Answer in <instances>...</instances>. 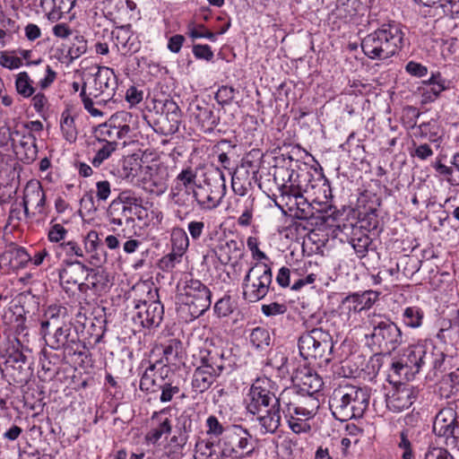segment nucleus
Segmentation results:
<instances>
[{
	"label": "nucleus",
	"mask_w": 459,
	"mask_h": 459,
	"mask_svg": "<svg viewBox=\"0 0 459 459\" xmlns=\"http://www.w3.org/2000/svg\"><path fill=\"white\" fill-rule=\"evenodd\" d=\"M408 44L403 26L395 21L381 24L361 40L364 55L371 60L386 62Z\"/></svg>",
	"instance_id": "obj_1"
},
{
	"label": "nucleus",
	"mask_w": 459,
	"mask_h": 459,
	"mask_svg": "<svg viewBox=\"0 0 459 459\" xmlns=\"http://www.w3.org/2000/svg\"><path fill=\"white\" fill-rule=\"evenodd\" d=\"M117 76L107 66L98 67L97 72L82 83L79 94L84 109L93 117H102L98 107H104L110 101L117 102Z\"/></svg>",
	"instance_id": "obj_2"
},
{
	"label": "nucleus",
	"mask_w": 459,
	"mask_h": 459,
	"mask_svg": "<svg viewBox=\"0 0 459 459\" xmlns=\"http://www.w3.org/2000/svg\"><path fill=\"white\" fill-rule=\"evenodd\" d=\"M149 208L143 206V198L131 190H124L112 200L107 210V217L111 225V231L119 230L118 236L130 238L135 233V219H148Z\"/></svg>",
	"instance_id": "obj_3"
},
{
	"label": "nucleus",
	"mask_w": 459,
	"mask_h": 459,
	"mask_svg": "<svg viewBox=\"0 0 459 459\" xmlns=\"http://www.w3.org/2000/svg\"><path fill=\"white\" fill-rule=\"evenodd\" d=\"M370 390L352 385H340L333 389L329 398L333 416L340 421L363 417L369 405Z\"/></svg>",
	"instance_id": "obj_4"
},
{
	"label": "nucleus",
	"mask_w": 459,
	"mask_h": 459,
	"mask_svg": "<svg viewBox=\"0 0 459 459\" xmlns=\"http://www.w3.org/2000/svg\"><path fill=\"white\" fill-rule=\"evenodd\" d=\"M371 332L365 335L367 344L372 351L391 352L403 343V333L390 318L381 314L368 316Z\"/></svg>",
	"instance_id": "obj_5"
},
{
	"label": "nucleus",
	"mask_w": 459,
	"mask_h": 459,
	"mask_svg": "<svg viewBox=\"0 0 459 459\" xmlns=\"http://www.w3.org/2000/svg\"><path fill=\"white\" fill-rule=\"evenodd\" d=\"M137 129V116L127 111H117L104 124L99 125L94 134L99 143L122 146L134 136Z\"/></svg>",
	"instance_id": "obj_6"
},
{
	"label": "nucleus",
	"mask_w": 459,
	"mask_h": 459,
	"mask_svg": "<svg viewBox=\"0 0 459 459\" xmlns=\"http://www.w3.org/2000/svg\"><path fill=\"white\" fill-rule=\"evenodd\" d=\"M177 302L186 308L191 318H197L207 311L212 304V291L199 280H186L178 287Z\"/></svg>",
	"instance_id": "obj_7"
},
{
	"label": "nucleus",
	"mask_w": 459,
	"mask_h": 459,
	"mask_svg": "<svg viewBox=\"0 0 459 459\" xmlns=\"http://www.w3.org/2000/svg\"><path fill=\"white\" fill-rule=\"evenodd\" d=\"M280 400L285 417L301 421L313 418L320 407L318 395L301 392L297 387L285 388L280 394Z\"/></svg>",
	"instance_id": "obj_8"
},
{
	"label": "nucleus",
	"mask_w": 459,
	"mask_h": 459,
	"mask_svg": "<svg viewBox=\"0 0 459 459\" xmlns=\"http://www.w3.org/2000/svg\"><path fill=\"white\" fill-rule=\"evenodd\" d=\"M298 347L300 356L305 360L320 359L328 363L332 359L333 341L329 332L322 328H314L299 336Z\"/></svg>",
	"instance_id": "obj_9"
},
{
	"label": "nucleus",
	"mask_w": 459,
	"mask_h": 459,
	"mask_svg": "<svg viewBox=\"0 0 459 459\" xmlns=\"http://www.w3.org/2000/svg\"><path fill=\"white\" fill-rule=\"evenodd\" d=\"M272 281L271 266L262 262L254 264L243 279V299L249 303L263 299L267 295Z\"/></svg>",
	"instance_id": "obj_10"
},
{
	"label": "nucleus",
	"mask_w": 459,
	"mask_h": 459,
	"mask_svg": "<svg viewBox=\"0 0 459 459\" xmlns=\"http://www.w3.org/2000/svg\"><path fill=\"white\" fill-rule=\"evenodd\" d=\"M201 367L209 368L217 373L231 371L237 363L236 356L231 349L217 346L212 342L205 343L195 357Z\"/></svg>",
	"instance_id": "obj_11"
},
{
	"label": "nucleus",
	"mask_w": 459,
	"mask_h": 459,
	"mask_svg": "<svg viewBox=\"0 0 459 459\" xmlns=\"http://www.w3.org/2000/svg\"><path fill=\"white\" fill-rule=\"evenodd\" d=\"M205 178L204 184L194 186L196 203L203 209L217 207L226 194V179L224 174H212Z\"/></svg>",
	"instance_id": "obj_12"
},
{
	"label": "nucleus",
	"mask_w": 459,
	"mask_h": 459,
	"mask_svg": "<svg viewBox=\"0 0 459 459\" xmlns=\"http://www.w3.org/2000/svg\"><path fill=\"white\" fill-rule=\"evenodd\" d=\"M195 176L196 174H178L177 178L176 192H173L172 198L174 204L178 206L176 210L177 217L181 221L194 212L195 208L196 198L194 192Z\"/></svg>",
	"instance_id": "obj_13"
},
{
	"label": "nucleus",
	"mask_w": 459,
	"mask_h": 459,
	"mask_svg": "<svg viewBox=\"0 0 459 459\" xmlns=\"http://www.w3.org/2000/svg\"><path fill=\"white\" fill-rule=\"evenodd\" d=\"M459 401L455 409L446 407L441 409L433 421V432L439 437H444L446 446H455L459 439Z\"/></svg>",
	"instance_id": "obj_14"
},
{
	"label": "nucleus",
	"mask_w": 459,
	"mask_h": 459,
	"mask_svg": "<svg viewBox=\"0 0 459 459\" xmlns=\"http://www.w3.org/2000/svg\"><path fill=\"white\" fill-rule=\"evenodd\" d=\"M223 444L228 455L250 456L255 450L252 435L241 425L226 426Z\"/></svg>",
	"instance_id": "obj_15"
},
{
	"label": "nucleus",
	"mask_w": 459,
	"mask_h": 459,
	"mask_svg": "<svg viewBox=\"0 0 459 459\" xmlns=\"http://www.w3.org/2000/svg\"><path fill=\"white\" fill-rule=\"evenodd\" d=\"M268 378H257L251 385L247 394V410L248 412H259L262 408L270 405H282L280 395L277 397L270 389Z\"/></svg>",
	"instance_id": "obj_16"
},
{
	"label": "nucleus",
	"mask_w": 459,
	"mask_h": 459,
	"mask_svg": "<svg viewBox=\"0 0 459 459\" xmlns=\"http://www.w3.org/2000/svg\"><path fill=\"white\" fill-rule=\"evenodd\" d=\"M380 187L377 180L371 179L368 187L362 189L357 198V209L362 221L368 220V226L376 229L377 225V211L380 205V198L376 190Z\"/></svg>",
	"instance_id": "obj_17"
},
{
	"label": "nucleus",
	"mask_w": 459,
	"mask_h": 459,
	"mask_svg": "<svg viewBox=\"0 0 459 459\" xmlns=\"http://www.w3.org/2000/svg\"><path fill=\"white\" fill-rule=\"evenodd\" d=\"M418 394L419 390L415 386L397 380L385 394L386 407L393 412H401L413 404Z\"/></svg>",
	"instance_id": "obj_18"
},
{
	"label": "nucleus",
	"mask_w": 459,
	"mask_h": 459,
	"mask_svg": "<svg viewBox=\"0 0 459 459\" xmlns=\"http://www.w3.org/2000/svg\"><path fill=\"white\" fill-rule=\"evenodd\" d=\"M57 78V73L46 60L32 59L30 56V96L36 90L46 91Z\"/></svg>",
	"instance_id": "obj_19"
},
{
	"label": "nucleus",
	"mask_w": 459,
	"mask_h": 459,
	"mask_svg": "<svg viewBox=\"0 0 459 459\" xmlns=\"http://www.w3.org/2000/svg\"><path fill=\"white\" fill-rule=\"evenodd\" d=\"M27 350L28 348L23 345L21 338L15 337V342L6 350L5 359L6 368H11L13 369L12 377L13 380L25 385L29 383V377L23 368L27 360L23 351Z\"/></svg>",
	"instance_id": "obj_20"
},
{
	"label": "nucleus",
	"mask_w": 459,
	"mask_h": 459,
	"mask_svg": "<svg viewBox=\"0 0 459 459\" xmlns=\"http://www.w3.org/2000/svg\"><path fill=\"white\" fill-rule=\"evenodd\" d=\"M29 130L24 122L17 123L14 129L11 132L9 128L3 126L0 128V145H5L9 140L12 142L13 152L21 160L28 158Z\"/></svg>",
	"instance_id": "obj_21"
},
{
	"label": "nucleus",
	"mask_w": 459,
	"mask_h": 459,
	"mask_svg": "<svg viewBox=\"0 0 459 459\" xmlns=\"http://www.w3.org/2000/svg\"><path fill=\"white\" fill-rule=\"evenodd\" d=\"M134 308L136 313L133 316V320L143 327H157L163 319L164 307L158 299L140 301L135 304Z\"/></svg>",
	"instance_id": "obj_22"
},
{
	"label": "nucleus",
	"mask_w": 459,
	"mask_h": 459,
	"mask_svg": "<svg viewBox=\"0 0 459 459\" xmlns=\"http://www.w3.org/2000/svg\"><path fill=\"white\" fill-rule=\"evenodd\" d=\"M235 148L236 145L231 144L228 140L220 141L212 147V152L208 154L211 167L219 172H221V169L236 172Z\"/></svg>",
	"instance_id": "obj_23"
},
{
	"label": "nucleus",
	"mask_w": 459,
	"mask_h": 459,
	"mask_svg": "<svg viewBox=\"0 0 459 459\" xmlns=\"http://www.w3.org/2000/svg\"><path fill=\"white\" fill-rule=\"evenodd\" d=\"M30 11L42 14L49 22H55L68 13L74 5L75 0H30Z\"/></svg>",
	"instance_id": "obj_24"
},
{
	"label": "nucleus",
	"mask_w": 459,
	"mask_h": 459,
	"mask_svg": "<svg viewBox=\"0 0 459 459\" xmlns=\"http://www.w3.org/2000/svg\"><path fill=\"white\" fill-rule=\"evenodd\" d=\"M291 381L293 383L292 387H297L301 392L315 395H319L324 385L322 378L306 365L299 366L293 369Z\"/></svg>",
	"instance_id": "obj_25"
},
{
	"label": "nucleus",
	"mask_w": 459,
	"mask_h": 459,
	"mask_svg": "<svg viewBox=\"0 0 459 459\" xmlns=\"http://www.w3.org/2000/svg\"><path fill=\"white\" fill-rule=\"evenodd\" d=\"M452 82L444 77L441 73H432L431 76L422 81L419 88L422 103H431L437 100L441 93L451 88Z\"/></svg>",
	"instance_id": "obj_26"
},
{
	"label": "nucleus",
	"mask_w": 459,
	"mask_h": 459,
	"mask_svg": "<svg viewBox=\"0 0 459 459\" xmlns=\"http://www.w3.org/2000/svg\"><path fill=\"white\" fill-rule=\"evenodd\" d=\"M148 155H140L134 153L127 155L123 159L124 172H165L163 162L160 159H152L149 164Z\"/></svg>",
	"instance_id": "obj_27"
},
{
	"label": "nucleus",
	"mask_w": 459,
	"mask_h": 459,
	"mask_svg": "<svg viewBox=\"0 0 459 459\" xmlns=\"http://www.w3.org/2000/svg\"><path fill=\"white\" fill-rule=\"evenodd\" d=\"M169 411L170 409L167 407L152 413L151 417L152 427L145 436V440L148 443L155 445L163 436L167 437L170 435L172 431L171 420L168 417H164Z\"/></svg>",
	"instance_id": "obj_28"
},
{
	"label": "nucleus",
	"mask_w": 459,
	"mask_h": 459,
	"mask_svg": "<svg viewBox=\"0 0 459 459\" xmlns=\"http://www.w3.org/2000/svg\"><path fill=\"white\" fill-rule=\"evenodd\" d=\"M130 175V181L146 193L160 195L168 188L167 178L163 174H126V178Z\"/></svg>",
	"instance_id": "obj_29"
},
{
	"label": "nucleus",
	"mask_w": 459,
	"mask_h": 459,
	"mask_svg": "<svg viewBox=\"0 0 459 459\" xmlns=\"http://www.w3.org/2000/svg\"><path fill=\"white\" fill-rule=\"evenodd\" d=\"M111 286L108 273L100 268L89 269L86 273L85 281L79 285L81 292L92 290L95 295H102L109 290Z\"/></svg>",
	"instance_id": "obj_30"
},
{
	"label": "nucleus",
	"mask_w": 459,
	"mask_h": 459,
	"mask_svg": "<svg viewBox=\"0 0 459 459\" xmlns=\"http://www.w3.org/2000/svg\"><path fill=\"white\" fill-rule=\"evenodd\" d=\"M139 14L137 4L133 0H117L114 6L107 12V17L114 24L122 25L136 20Z\"/></svg>",
	"instance_id": "obj_31"
},
{
	"label": "nucleus",
	"mask_w": 459,
	"mask_h": 459,
	"mask_svg": "<svg viewBox=\"0 0 459 459\" xmlns=\"http://www.w3.org/2000/svg\"><path fill=\"white\" fill-rule=\"evenodd\" d=\"M191 112V117L203 133H212L220 123V117L214 113L212 108L208 104L204 106L197 104Z\"/></svg>",
	"instance_id": "obj_32"
},
{
	"label": "nucleus",
	"mask_w": 459,
	"mask_h": 459,
	"mask_svg": "<svg viewBox=\"0 0 459 459\" xmlns=\"http://www.w3.org/2000/svg\"><path fill=\"white\" fill-rule=\"evenodd\" d=\"M422 353H424V356H421L420 359V369L423 368H429L434 372L435 376L438 372L442 373L444 371L446 354L439 348L431 342H425L423 343Z\"/></svg>",
	"instance_id": "obj_33"
},
{
	"label": "nucleus",
	"mask_w": 459,
	"mask_h": 459,
	"mask_svg": "<svg viewBox=\"0 0 459 459\" xmlns=\"http://www.w3.org/2000/svg\"><path fill=\"white\" fill-rule=\"evenodd\" d=\"M88 267L81 262L68 263L59 272V279L61 285L69 290L73 285H80L84 283Z\"/></svg>",
	"instance_id": "obj_34"
},
{
	"label": "nucleus",
	"mask_w": 459,
	"mask_h": 459,
	"mask_svg": "<svg viewBox=\"0 0 459 459\" xmlns=\"http://www.w3.org/2000/svg\"><path fill=\"white\" fill-rule=\"evenodd\" d=\"M244 245L235 239L221 240L214 248L215 255L221 264H228L242 256Z\"/></svg>",
	"instance_id": "obj_35"
},
{
	"label": "nucleus",
	"mask_w": 459,
	"mask_h": 459,
	"mask_svg": "<svg viewBox=\"0 0 459 459\" xmlns=\"http://www.w3.org/2000/svg\"><path fill=\"white\" fill-rule=\"evenodd\" d=\"M71 323L63 324L58 326L55 333L50 336L49 340H46V342L53 349H59L61 347H66L73 349L71 345H79V338L76 333H72Z\"/></svg>",
	"instance_id": "obj_36"
},
{
	"label": "nucleus",
	"mask_w": 459,
	"mask_h": 459,
	"mask_svg": "<svg viewBox=\"0 0 459 459\" xmlns=\"http://www.w3.org/2000/svg\"><path fill=\"white\" fill-rule=\"evenodd\" d=\"M299 202L296 207V219L307 221L311 226L323 225L326 222V217L319 210L315 211L312 204L300 194Z\"/></svg>",
	"instance_id": "obj_37"
},
{
	"label": "nucleus",
	"mask_w": 459,
	"mask_h": 459,
	"mask_svg": "<svg viewBox=\"0 0 459 459\" xmlns=\"http://www.w3.org/2000/svg\"><path fill=\"white\" fill-rule=\"evenodd\" d=\"M223 456L228 455L225 447H221L220 442L202 439L195 445V459H221Z\"/></svg>",
	"instance_id": "obj_38"
},
{
	"label": "nucleus",
	"mask_w": 459,
	"mask_h": 459,
	"mask_svg": "<svg viewBox=\"0 0 459 459\" xmlns=\"http://www.w3.org/2000/svg\"><path fill=\"white\" fill-rule=\"evenodd\" d=\"M221 373L197 366L192 377V387L197 393L208 390Z\"/></svg>",
	"instance_id": "obj_39"
},
{
	"label": "nucleus",
	"mask_w": 459,
	"mask_h": 459,
	"mask_svg": "<svg viewBox=\"0 0 459 459\" xmlns=\"http://www.w3.org/2000/svg\"><path fill=\"white\" fill-rule=\"evenodd\" d=\"M415 136L429 140L430 143H437L439 146L444 136V130L437 119H430L423 122L416 127Z\"/></svg>",
	"instance_id": "obj_40"
},
{
	"label": "nucleus",
	"mask_w": 459,
	"mask_h": 459,
	"mask_svg": "<svg viewBox=\"0 0 459 459\" xmlns=\"http://www.w3.org/2000/svg\"><path fill=\"white\" fill-rule=\"evenodd\" d=\"M75 115L72 113L70 108H65L60 116L59 126L63 138L70 143H74L77 140L78 127L75 123Z\"/></svg>",
	"instance_id": "obj_41"
},
{
	"label": "nucleus",
	"mask_w": 459,
	"mask_h": 459,
	"mask_svg": "<svg viewBox=\"0 0 459 459\" xmlns=\"http://www.w3.org/2000/svg\"><path fill=\"white\" fill-rule=\"evenodd\" d=\"M293 176L297 178L299 176V174H288V180L292 183L295 181L293 179ZM300 189L294 186L293 184L290 186L282 185L281 186V198L285 201V205L290 214V216L296 218V207L298 206V203L299 202L300 197Z\"/></svg>",
	"instance_id": "obj_42"
},
{
	"label": "nucleus",
	"mask_w": 459,
	"mask_h": 459,
	"mask_svg": "<svg viewBox=\"0 0 459 459\" xmlns=\"http://www.w3.org/2000/svg\"><path fill=\"white\" fill-rule=\"evenodd\" d=\"M84 248L87 253L91 254L95 264L105 261V251L96 230H90L84 237Z\"/></svg>",
	"instance_id": "obj_43"
},
{
	"label": "nucleus",
	"mask_w": 459,
	"mask_h": 459,
	"mask_svg": "<svg viewBox=\"0 0 459 459\" xmlns=\"http://www.w3.org/2000/svg\"><path fill=\"white\" fill-rule=\"evenodd\" d=\"M422 348L423 343L410 345L403 350L401 356L403 359L405 365L409 366L411 376H414L420 371V359L421 356H424V353H422Z\"/></svg>",
	"instance_id": "obj_44"
},
{
	"label": "nucleus",
	"mask_w": 459,
	"mask_h": 459,
	"mask_svg": "<svg viewBox=\"0 0 459 459\" xmlns=\"http://www.w3.org/2000/svg\"><path fill=\"white\" fill-rule=\"evenodd\" d=\"M29 58V50H14L0 52V65L10 70L21 67Z\"/></svg>",
	"instance_id": "obj_45"
},
{
	"label": "nucleus",
	"mask_w": 459,
	"mask_h": 459,
	"mask_svg": "<svg viewBox=\"0 0 459 459\" xmlns=\"http://www.w3.org/2000/svg\"><path fill=\"white\" fill-rule=\"evenodd\" d=\"M231 178L232 190L240 196H246L247 191L253 186V180L257 181L256 174L250 178L249 174H229Z\"/></svg>",
	"instance_id": "obj_46"
},
{
	"label": "nucleus",
	"mask_w": 459,
	"mask_h": 459,
	"mask_svg": "<svg viewBox=\"0 0 459 459\" xmlns=\"http://www.w3.org/2000/svg\"><path fill=\"white\" fill-rule=\"evenodd\" d=\"M161 112L170 122V130H178L182 114L177 102L172 99L165 100L161 107Z\"/></svg>",
	"instance_id": "obj_47"
},
{
	"label": "nucleus",
	"mask_w": 459,
	"mask_h": 459,
	"mask_svg": "<svg viewBox=\"0 0 459 459\" xmlns=\"http://www.w3.org/2000/svg\"><path fill=\"white\" fill-rule=\"evenodd\" d=\"M396 446L400 453V459H415L416 453L412 443L409 438V429H404L399 433V439L396 441Z\"/></svg>",
	"instance_id": "obj_48"
},
{
	"label": "nucleus",
	"mask_w": 459,
	"mask_h": 459,
	"mask_svg": "<svg viewBox=\"0 0 459 459\" xmlns=\"http://www.w3.org/2000/svg\"><path fill=\"white\" fill-rule=\"evenodd\" d=\"M262 434H273L281 425V411H273L268 416L256 417Z\"/></svg>",
	"instance_id": "obj_49"
},
{
	"label": "nucleus",
	"mask_w": 459,
	"mask_h": 459,
	"mask_svg": "<svg viewBox=\"0 0 459 459\" xmlns=\"http://www.w3.org/2000/svg\"><path fill=\"white\" fill-rule=\"evenodd\" d=\"M170 241L172 251L178 253L182 255L186 253L189 247L188 236L185 230H183L182 228H173L171 231Z\"/></svg>",
	"instance_id": "obj_50"
},
{
	"label": "nucleus",
	"mask_w": 459,
	"mask_h": 459,
	"mask_svg": "<svg viewBox=\"0 0 459 459\" xmlns=\"http://www.w3.org/2000/svg\"><path fill=\"white\" fill-rule=\"evenodd\" d=\"M112 39L117 48H126L128 42L133 36V30L131 23L127 24H115V29L111 32Z\"/></svg>",
	"instance_id": "obj_51"
},
{
	"label": "nucleus",
	"mask_w": 459,
	"mask_h": 459,
	"mask_svg": "<svg viewBox=\"0 0 459 459\" xmlns=\"http://www.w3.org/2000/svg\"><path fill=\"white\" fill-rule=\"evenodd\" d=\"M87 49L88 42L84 36L75 32L68 47L67 56L70 58V61H73L85 54Z\"/></svg>",
	"instance_id": "obj_52"
},
{
	"label": "nucleus",
	"mask_w": 459,
	"mask_h": 459,
	"mask_svg": "<svg viewBox=\"0 0 459 459\" xmlns=\"http://www.w3.org/2000/svg\"><path fill=\"white\" fill-rule=\"evenodd\" d=\"M358 231L359 232L353 233V237L351 238L350 243L358 257L363 258L367 255L372 240L367 234L362 233L359 230H358Z\"/></svg>",
	"instance_id": "obj_53"
},
{
	"label": "nucleus",
	"mask_w": 459,
	"mask_h": 459,
	"mask_svg": "<svg viewBox=\"0 0 459 459\" xmlns=\"http://www.w3.org/2000/svg\"><path fill=\"white\" fill-rule=\"evenodd\" d=\"M340 314L341 316H345L348 320L352 316H356L358 313L361 312L362 309L359 306V299L357 298V293H352L345 297L340 307Z\"/></svg>",
	"instance_id": "obj_54"
},
{
	"label": "nucleus",
	"mask_w": 459,
	"mask_h": 459,
	"mask_svg": "<svg viewBox=\"0 0 459 459\" xmlns=\"http://www.w3.org/2000/svg\"><path fill=\"white\" fill-rule=\"evenodd\" d=\"M186 34L193 40L204 38L214 42L217 39L216 33L208 30L207 27L202 23L195 24V22H189L187 24Z\"/></svg>",
	"instance_id": "obj_55"
},
{
	"label": "nucleus",
	"mask_w": 459,
	"mask_h": 459,
	"mask_svg": "<svg viewBox=\"0 0 459 459\" xmlns=\"http://www.w3.org/2000/svg\"><path fill=\"white\" fill-rule=\"evenodd\" d=\"M270 333L264 327H255L250 333V342L257 350H264L270 345Z\"/></svg>",
	"instance_id": "obj_56"
},
{
	"label": "nucleus",
	"mask_w": 459,
	"mask_h": 459,
	"mask_svg": "<svg viewBox=\"0 0 459 459\" xmlns=\"http://www.w3.org/2000/svg\"><path fill=\"white\" fill-rule=\"evenodd\" d=\"M423 311L417 307H406L403 314V320L405 325L411 328H418L422 325Z\"/></svg>",
	"instance_id": "obj_57"
},
{
	"label": "nucleus",
	"mask_w": 459,
	"mask_h": 459,
	"mask_svg": "<svg viewBox=\"0 0 459 459\" xmlns=\"http://www.w3.org/2000/svg\"><path fill=\"white\" fill-rule=\"evenodd\" d=\"M308 169L314 170V172H318V170L322 171L323 168L311 154L307 152L304 156L303 161L299 160L295 161V166L290 168V172H303L307 171Z\"/></svg>",
	"instance_id": "obj_58"
},
{
	"label": "nucleus",
	"mask_w": 459,
	"mask_h": 459,
	"mask_svg": "<svg viewBox=\"0 0 459 459\" xmlns=\"http://www.w3.org/2000/svg\"><path fill=\"white\" fill-rule=\"evenodd\" d=\"M33 289H30V295H31V301H30V304L32 303L35 304L38 307V311L40 312V307L41 311L44 312V315L46 316L45 311V306H46V298L45 293L47 292V288L45 284H41L40 282H33Z\"/></svg>",
	"instance_id": "obj_59"
},
{
	"label": "nucleus",
	"mask_w": 459,
	"mask_h": 459,
	"mask_svg": "<svg viewBox=\"0 0 459 459\" xmlns=\"http://www.w3.org/2000/svg\"><path fill=\"white\" fill-rule=\"evenodd\" d=\"M102 145L98 149L91 163L95 168H99L104 160H108L111 154L117 150V146L100 143Z\"/></svg>",
	"instance_id": "obj_60"
},
{
	"label": "nucleus",
	"mask_w": 459,
	"mask_h": 459,
	"mask_svg": "<svg viewBox=\"0 0 459 459\" xmlns=\"http://www.w3.org/2000/svg\"><path fill=\"white\" fill-rule=\"evenodd\" d=\"M155 364H151L143 373L140 380V389L144 392H150L156 385L155 381Z\"/></svg>",
	"instance_id": "obj_61"
},
{
	"label": "nucleus",
	"mask_w": 459,
	"mask_h": 459,
	"mask_svg": "<svg viewBox=\"0 0 459 459\" xmlns=\"http://www.w3.org/2000/svg\"><path fill=\"white\" fill-rule=\"evenodd\" d=\"M182 255L171 250L170 253L164 255L158 263L159 268L163 272H171L178 264L181 262Z\"/></svg>",
	"instance_id": "obj_62"
},
{
	"label": "nucleus",
	"mask_w": 459,
	"mask_h": 459,
	"mask_svg": "<svg viewBox=\"0 0 459 459\" xmlns=\"http://www.w3.org/2000/svg\"><path fill=\"white\" fill-rule=\"evenodd\" d=\"M390 374L388 375L389 378L394 377V376L398 377L401 379H410L411 369L408 365H405L403 362V359L401 357L399 360L394 361L391 365Z\"/></svg>",
	"instance_id": "obj_63"
},
{
	"label": "nucleus",
	"mask_w": 459,
	"mask_h": 459,
	"mask_svg": "<svg viewBox=\"0 0 459 459\" xmlns=\"http://www.w3.org/2000/svg\"><path fill=\"white\" fill-rule=\"evenodd\" d=\"M235 92L236 90L232 86L222 85L216 91L214 98L220 105H229L233 100Z\"/></svg>",
	"instance_id": "obj_64"
}]
</instances>
